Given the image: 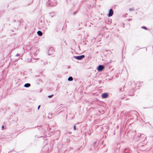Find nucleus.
Masks as SVG:
<instances>
[{"instance_id":"f257e3e1","label":"nucleus","mask_w":153,"mask_h":153,"mask_svg":"<svg viewBox=\"0 0 153 153\" xmlns=\"http://www.w3.org/2000/svg\"><path fill=\"white\" fill-rule=\"evenodd\" d=\"M104 67L103 65H99L98 66L97 68V69L99 71H102L104 69Z\"/></svg>"},{"instance_id":"f03ea898","label":"nucleus","mask_w":153,"mask_h":153,"mask_svg":"<svg viewBox=\"0 0 153 153\" xmlns=\"http://www.w3.org/2000/svg\"><path fill=\"white\" fill-rule=\"evenodd\" d=\"M108 95L107 93H104L102 94V97L103 98H105L108 97Z\"/></svg>"},{"instance_id":"7ed1b4c3","label":"nucleus","mask_w":153,"mask_h":153,"mask_svg":"<svg viewBox=\"0 0 153 153\" xmlns=\"http://www.w3.org/2000/svg\"><path fill=\"white\" fill-rule=\"evenodd\" d=\"M84 55H82L80 56H77L76 57V58L78 60H81L83 58H84Z\"/></svg>"},{"instance_id":"20e7f679","label":"nucleus","mask_w":153,"mask_h":153,"mask_svg":"<svg viewBox=\"0 0 153 153\" xmlns=\"http://www.w3.org/2000/svg\"><path fill=\"white\" fill-rule=\"evenodd\" d=\"M113 11L112 10V9H110L109 12L108 16H112L113 14Z\"/></svg>"},{"instance_id":"39448f33","label":"nucleus","mask_w":153,"mask_h":153,"mask_svg":"<svg viewBox=\"0 0 153 153\" xmlns=\"http://www.w3.org/2000/svg\"><path fill=\"white\" fill-rule=\"evenodd\" d=\"M38 34L40 36H42L43 33H42L40 31H38L37 32Z\"/></svg>"},{"instance_id":"423d86ee","label":"nucleus","mask_w":153,"mask_h":153,"mask_svg":"<svg viewBox=\"0 0 153 153\" xmlns=\"http://www.w3.org/2000/svg\"><path fill=\"white\" fill-rule=\"evenodd\" d=\"M30 86V85L29 83H26L25 84L24 86L26 88L29 87Z\"/></svg>"},{"instance_id":"0eeeda50","label":"nucleus","mask_w":153,"mask_h":153,"mask_svg":"<svg viewBox=\"0 0 153 153\" xmlns=\"http://www.w3.org/2000/svg\"><path fill=\"white\" fill-rule=\"evenodd\" d=\"M68 80L69 81H72L73 80V78L71 76L69 77L68 79Z\"/></svg>"},{"instance_id":"6e6552de","label":"nucleus","mask_w":153,"mask_h":153,"mask_svg":"<svg viewBox=\"0 0 153 153\" xmlns=\"http://www.w3.org/2000/svg\"><path fill=\"white\" fill-rule=\"evenodd\" d=\"M142 28H143V29H145L146 30H147V28L146 27H144V26L142 27Z\"/></svg>"},{"instance_id":"1a4fd4ad","label":"nucleus","mask_w":153,"mask_h":153,"mask_svg":"<svg viewBox=\"0 0 153 153\" xmlns=\"http://www.w3.org/2000/svg\"><path fill=\"white\" fill-rule=\"evenodd\" d=\"M134 9L133 8H131L129 9V10H130L131 11H134Z\"/></svg>"},{"instance_id":"9d476101","label":"nucleus","mask_w":153,"mask_h":153,"mask_svg":"<svg viewBox=\"0 0 153 153\" xmlns=\"http://www.w3.org/2000/svg\"><path fill=\"white\" fill-rule=\"evenodd\" d=\"M53 96V94H52L51 95L48 96V97L49 98H50L52 97Z\"/></svg>"},{"instance_id":"9b49d317","label":"nucleus","mask_w":153,"mask_h":153,"mask_svg":"<svg viewBox=\"0 0 153 153\" xmlns=\"http://www.w3.org/2000/svg\"><path fill=\"white\" fill-rule=\"evenodd\" d=\"M74 130H76V126L75 125L74 126Z\"/></svg>"},{"instance_id":"f8f14e48","label":"nucleus","mask_w":153,"mask_h":153,"mask_svg":"<svg viewBox=\"0 0 153 153\" xmlns=\"http://www.w3.org/2000/svg\"><path fill=\"white\" fill-rule=\"evenodd\" d=\"M4 126H2V129H3L4 128Z\"/></svg>"},{"instance_id":"ddd939ff","label":"nucleus","mask_w":153,"mask_h":153,"mask_svg":"<svg viewBox=\"0 0 153 153\" xmlns=\"http://www.w3.org/2000/svg\"><path fill=\"white\" fill-rule=\"evenodd\" d=\"M40 105H39L38 106V109H39L40 107Z\"/></svg>"}]
</instances>
